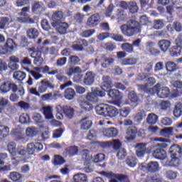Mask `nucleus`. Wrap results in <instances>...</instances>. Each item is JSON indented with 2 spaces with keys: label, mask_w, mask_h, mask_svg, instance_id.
Segmentation results:
<instances>
[{
  "label": "nucleus",
  "mask_w": 182,
  "mask_h": 182,
  "mask_svg": "<svg viewBox=\"0 0 182 182\" xmlns=\"http://www.w3.org/2000/svg\"><path fill=\"white\" fill-rule=\"evenodd\" d=\"M95 112L103 117H116L119 114V109L116 107L107 104H100L95 107Z\"/></svg>",
  "instance_id": "obj_1"
},
{
  "label": "nucleus",
  "mask_w": 182,
  "mask_h": 182,
  "mask_svg": "<svg viewBox=\"0 0 182 182\" xmlns=\"http://www.w3.org/2000/svg\"><path fill=\"white\" fill-rule=\"evenodd\" d=\"M171 154V160L169 161V166L173 167H178L180 166V159L182 157V148L178 144H173L169 149Z\"/></svg>",
  "instance_id": "obj_2"
},
{
  "label": "nucleus",
  "mask_w": 182,
  "mask_h": 182,
  "mask_svg": "<svg viewBox=\"0 0 182 182\" xmlns=\"http://www.w3.org/2000/svg\"><path fill=\"white\" fill-rule=\"evenodd\" d=\"M140 23L136 20L131 19L127 24H123L120 26V29L123 35L125 36H133L139 32V25Z\"/></svg>",
  "instance_id": "obj_3"
},
{
  "label": "nucleus",
  "mask_w": 182,
  "mask_h": 182,
  "mask_svg": "<svg viewBox=\"0 0 182 182\" xmlns=\"http://www.w3.org/2000/svg\"><path fill=\"white\" fill-rule=\"evenodd\" d=\"M103 177L109 179V182H130L129 176L123 173H114L112 171H102L100 173Z\"/></svg>",
  "instance_id": "obj_4"
},
{
  "label": "nucleus",
  "mask_w": 182,
  "mask_h": 182,
  "mask_svg": "<svg viewBox=\"0 0 182 182\" xmlns=\"http://www.w3.org/2000/svg\"><path fill=\"white\" fill-rule=\"evenodd\" d=\"M148 154H152V156L156 160H165L167 157V152L161 146L152 145L146 148Z\"/></svg>",
  "instance_id": "obj_5"
},
{
  "label": "nucleus",
  "mask_w": 182,
  "mask_h": 182,
  "mask_svg": "<svg viewBox=\"0 0 182 182\" xmlns=\"http://www.w3.org/2000/svg\"><path fill=\"white\" fill-rule=\"evenodd\" d=\"M28 53H30L31 58L33 60L34 65L37 66H41L43 63V58H42V51L41 50L31 47L28 49Z\"/></svg>",
  "instance_id": "obj_6"
},
{
  "label": "nucleus",
  "mask_w": 182,
  "mask_h": 182,
  "mask_svg": "<svg viewBox=\"0 0 182 182\" xmlns=\"http://www.w3.org/2000/svg\"><path fill=\"white\" fill-rule=\"evenodd\" d=\"M160 166L157 161H150L148 164H139V168L141 171H146V173H157L159 170Z\"/></svg>",
  "instance_id": "obj_7"
},
{
  "label": "nucleus",
  "mask_w": 182,
  "mask_h": 182,
  "mask_svg": "<svg viewBox=\"0 0 182 182\" xmlns=\"http://www.w3.org/2000/svg\"><path fill=\"white\" fill-rule=\"evenodd\" d=\"M151 90L153 91V93H156L158 97L160 99H166L168 96H170V88L168 87H162L160 88V84H156Z\"/></svg>",
  "instance_id": "obj_8"
},
{
  "label": "nucleus",
  "mask_w": 182,
  "mask_h": 182,
  "mask_svg": "<svg viewBox=\"0 0 182 182\" xmlns=\"http://www.w3.org/2000/svg\"><path fill=\"white\" fill-rule=\"evenodd\" d=\"M31 9L30 6H25L21 9L20 15L21 17L18 18V21L23 23H35V19L31 18L28 12Z\"/></svg>",
  "instance_id": "obj_9"
},
{
  "label": "nucleus",
  "mask_w": 182,
  "mask_h": 182,
  "mask_svg": "<svg viewBox=\"0 0 182 182\" xmlns=\"http://www.w3.org/2000/svg\"><path fill=\"white\" fill-rule=\"evenodd\" d=\"M11 90L14 93H16V92H18V85L9 81L5 82L0 85L1 93H8V92H11Z\"/></svg>",
  "instance_id": "obj_10"
},
{
  "label": "nucleus",
  "mask_w": 182,
  "mask_h": 182,
  "mask_svg": "<svg viewBox=\"0 0 182 182\" xmlns=\"http://www.w3.org/2000/svg\"><path fill=\"white\" fill-rule=\"evenodd\" d=\"M56 109L58 113H60V111L59 110H63V112L67 119H73V117L75 116V109L69 105H64L63 107L60 105H58Z\"/></svg>",
  "instance_id": "obj_11"
},
{
  "label": "nucleus",
  "mask_w": 182,
  "mask_h": 182,
  "mask_svg": "<svg viewBox=\"0 0 182 182\" xmlns=\"http://www.w3.org/2000/svg\"><path fill=\"white\" fill-rule=\"evenodd\" d=\"M53 28H55L56 31L60 33V35H66L68 33V29H69V24L66 22H53L51 23Z\"/></svg>",
  "instance_id": "obj_12"
},
{
  "label": "nucleus",
  "mask_w": 182,
  "mask_h": 182,
  "mask_svg": "<svg viewBox=\"0 0 182 182\" xmlns=\"http://www.w3.org/2000/svg\"><path fill=\"white\" fill-rule=\"evenodd\" d=\"M137 137V127H129L125 132V140L127 141H134Z\"/></svg>",
  "instance_id": "obj_13"
},
{
  "label": "nucleus",
  "mask_w": 182,
  "mask_h": 182,
  "mask_svg": "<svg viewBox=\"0 0 182 182\" xmlns=\"http://www.w3.org/2000/svg\"><path fill=\"white\" fill-rule=\"evenodd\" d=\"M78 153L79 147L73 145L66 147L63 152V156L64 157H75V156H77Z\"/></svg>",
  "instance_id": "obj_14"
},
{
  "label": "nucleus",
  "mask_w": 182,
  "mask_h": 182,
  "mask_svg": "<svg viewBox=\"0 0 182 182\" xmlns=\"http://www.w3.org/2000/svg\"><path fill=\"white\" fill-rule=\"evenodd\" d=\"M95 77L96 74L92 71H87L84 75L82 85L84 86H92L95 83Z\"/></svg>",
  "instance_id": "obj_15"
},
{
  "label": "nucleus",
  "mask_w": 182,
  "mask_h": 182,
  "mask_svg": "<svg viewBox=\"0 0 182 182\" xmlns=\"http://www.w3.org/2000/svg\"><path fill=\"white\" fill-rule=\"evenodd\" d=\"M100 23V15L99 14H92L88 18L86 25L88 28H95Z\"/></svg>",
  "instance_id": "obj_16"
},
{
  "label": "nucleus",
  "mask_w": 182,
  "mask_h": 182,
  "mask_svg": "<svg viewBox=\"0 0 182 182\" xmlns=\"http://www.w3.org/2000/svg\"><path fill=\"white\" fill-rule=\"evenodd\" d=\"M31 12L35 15H41L43 12H45V7H43V3L42 1H33L31 5Z\"/></svg>",
  "instance_id": "obj_17"
},
{
  "label": "nucleus",
  "mask_w": 182,
  "mask_h": 182,
  "mask_svg": "<svg viewBox=\"0 0 182 182\" xmlns=\"http://www.w3.org/2000/svg\"><path fill=\"white\" fill-rule=\"evenodd\" d=\"M114 85H113V81L112 80V77L109 75H104L102 77V88L105 92H107V90H110L112 87H113Z\"/></svg>",
  "instance_id": "obj_18"
},
{
  "label": "nucleus",
  "mask_w": 182,
  "mask_h": 182,
  "mask_svg": "<svg viewBox=\"0 0 182 182\" xmlns=\"http://www.w3.org/2000/svg\"><path fill=\"white\" fill-rule=\"evenodd\" d=\"M103 134L105 137H108V139H113L119 136V129L115 127L107 128L104 129Z\"/></svg>",
  "instance_id": "obj_19"
},
{
  "label": "nucleus",
  "mask_w": 182,
  "mask_h": 182,
  "mask_svg": "<svg viewBox=\"0 0 182 182\" xmlns=\"http://www.w3.org/2000/svg\"><path fill=\"white\" fill-rule=\"evenodd\" d=\"M41 84V85L38 87L39 93H45V92L48 90V87L50 89H53L55 87V85L50 82V81L46 80H42Z\"/></svg>",
  "instance_id": "obj_20"
},
{
  "label": "nucleus",
  "mask_w": 182,
  "mask_h": 182,
  "mask_svg": "<svg viewBox=\"0 0 182 182\" xmlns=\"http://www.w3.org/2000/svg\"><path fill=\"white\" fill-rule=\"evenodd\" d=\"M146 146H147V144L146 143H139L135 145L136 149H137L136 151V155L137 157H144V154L147 153Z\"/></svg>",
  "instance_id": "obj_21"
},
{
  "label": "nucleus",
  "mask_w": 182,
  "mask_h": 182,
  "mask_svg": "<svg viewBox=\"0 0 182 182\" xmlns=\"http://www.w3.org/2000/svg\"><path fill=\"white\" fill-rule=\"evenodd\" d=\"M79 123L81 130H89V129H91L92 126H93V122L92 120L89 119L87 117L81 119Z\"/></svg>",
  "instance_id": "obj_22"
},
{
  "label": "nucleus",
  "mask_w": 182,
  "mask_h": 182,
  "mask_svg": "<svg viewBox=\"0 0 182 182\" xmlns=\"http://www.w3.org/2000/svg\"><path fill=\"white\" fill-rule=\"evenodd\" d=\"M8 178L13 182H23L22 178H23V175L17 171L10 172L8 175Z\"/></svg>",
  "instance_id": "obj_23"
},
{
  "label": "nucleus",
  "mask_w": 182,
  "mask_h": 182,
  "mask_svg": "<svg viewBox=\"0 0 182 182\" xmlns=\"http://www.w3.org/2000/svg\"><path fill=\"white\" fill-rule=\"evenodd\" d=\"M158 46L162 52H167L171 46V41L166 39L161 40L158 42Z\"/></svg>",
  "instance_id": "obj_24"
},
{
  "label": "nucleus",
  "mask_w": 182,
  "mask_h": 182,
  "mask_svg": "<svg viewBox=\"0 0 182 182\" xmlns=\"http://www.w3.org/2000/svg\"><path fill=\"white\" fill-rule=\"evenodd\" d=\"M108 96L113 100H120L123 97L122 96V92H120L119 90L112 88L109 90Z\"/></svg>",
  "instance_id": "obj_25"
},
{
  "label": "nucleus",
  "mask_w": 182,
  "mask_h": 182,
  "mask_svg": "<svg viewBox=\"0 0 182 182\" xmlns=\"http://www.w3.org/2000/svg\"><path fill=\"white\" fill-rule=\"evenodd\" d=\"M114 58H116V55H112L111 57L103 55L102 59L104 63L101 64L102 68L107 69L108 66L113 65L114 63Z\"/></svg>",
  "instance_id": "obj_26"
},
{
  "label": "nucleus",
  "mask_w": 182,
  "mask_h": 182,
  "mask_svg": "<svg viewBox=\"0 0 182 182\" xmlns=\"http://www.w3.org/2000/svg\"><path fill=\"white\" fill-rule=\"evenodd\" d=\"M182 53V47L181 46L176 45L173 46L169 49V53L173 58H177L181 55Z\"/></svg>",
  "instance_id": "obj_27"
},
{
  "label": "nucleus",
  "mask_w": 182,
  "mask_h": 182,
  "mask_svg": "<svg viewBox=\"0 0 182 182\" xmlns=\"http://www.w3.org/2000/svg\"><path fill=\"white\" fill-rule=\"evenodd\" d=\"M63 96L67 100H73L76 96V92L72 87H68L64 91Z\"/></svg>",
  "instance_id": "obj_28"
},
{
  "label": "nucleus",
  "mask_w": 182,
  "mask_h": 182,
  "mask_svg": "<svg viewBox=\"0 0 182 182\" xmlns=\"http://www.w3.org/2000/svg\"><path fill=\"white\" fill-rule=\"evenodd\" d=\"M52 19L53 21H54V22H58V23H59L60 22H62V21L65 19V14H63V11H55L52 15Z\"/></svg>",
  "instance_id": "obj_29"
},
{
  "label": "nucleus",
  "mask_w": 182,
  "mask_h": 182,
  "mask_svg": "<svg viewBox=\"0 0 182 182\" xmlns=\"http://www.w3.org/2000/svg\"><path fill=\"white\" fill-rule=\"evenodd\" d=\"M80 107L82 110H85V112H90L93 110V105L90 104L89 101L86 100H80L79 102Z\"/></svg>",
  "instance_id": "obj_30"
},
{
  "label": "nucleus",
  "mask_w": 182,
  "mask_h": 182,
  "mask_svg": "<svg viewBox=\"0 0 182 182\" xmlns=\"http://www.w3.org/2000/svg\"><path fill=\"white\" fill-rule=\"evenodd\" d=\"M173 116L175 117H181L182 115V102H178L175 105L174 109H173Z\"/></svg>",
  "instance_id": "obj_31"
},
{
  "label": "nucleus",
  "mask_w": 182,
  "mask_h": 182,
  "mask_svg": "<svg viewBox=\"0 0 182 182\" xmlns=\"http://www.w3.org/2000/svg\"><path fill=\"white\" fill-rule=\"evenodd\" d=\"M87 102H91V103H97L99 102V98L97 97L93 88H92V92H88L85 97Z\"/></svg>",
  "instance_id": "obj_32"
},
{
  "label": "nucleus",
  "mask_w": 182,
  "mask_h": 182,
  "mask_svg": "<svg viewBox=\"0 0 182 182\" xmlns=\"http://www.w3.org/2000/svg\"><path fill=\"white\" fill-rule=\"evenodd\" d=\"M28 39H36L39 36V31L35 28H29L26 32Z\"/></svg>",
  "instance_id": "obj_33"
},
{
  "label": "nucleus",
  "mask_w": 182,
  "mask_h": 182,
  "mask_svg": "<svg viewBox=\"0 0 182 182\" xmlns=\"http://www.w3.org/2000/svg\"><path fill=\"white\" fill-rule=\"evenodd\" d=\"M159 120V116L154 113H150L146 117V123L153 126L157 123Z\"/></svg>",
  "instance_id": "obj_34"
},
{
  "label": "nucleus",
  "mask_w": 182,
  "mask_h": 182,
  "mask_svg": "<svg viewBox=\"0 0 182 182\" xmlns=\"http://www.w3.org/2000/svg\"><path fill=\"white\" fill-rule=\"evenodd\" d=\"M43 114L47 120L53 119V113L52 112V107H45L43 108Z\"/></svg>",
  "instance_id": "obj_35"
},
{
  "label": "nucleus",
  "mask_w": 182,
  "mask_h": 182,
  "mask_svg": "<svg viewBox=\"0 0 182 182\" xmlns=\"http://www.w3.org/2000/svg\"><path fill=\"white\" fill-rule=\"evenodd\" d=\"M66 163V160L60 155H54V159L53 161V164L54 166H62V164H65Z\"/></svg>",
  "instance_id": "obj_36"
},
{
  "label": "nucleus",
  "mask_w": 182,
  "mask_h": 182,
  "mask_svg": "<svg viewBox=\"0 0 182 182\" xmlns=\"http://www.w3.org/2000/svg\"><path fill=\"white\" fill-rule=\"evenodd\" d=\"M121 49H122L124 52H127V53H133L134 52L133 45H132L130 43H122L121 45Z\"/></svg>",
  "instance_id": "obj_37"
},
{
  "label": "nucleus",
  "mask_w": 182,
  "mask_h": 182,
  "mask_svg": "<svg viewBox=\"0 0 182 182\" xmlns=\"http://www.w3.org/2000/svg\"><path fill=\"white\" fill-rule=\"evenodd\" d=\"M128 99L132 102V103H139L140 102V98L134 91H130L128 94Z\"/></svg>",
  "instance_id": "obj_38"
},
{
  "label": "nucleus",
  "mask_w": 182,
  "mask_h": 182,
  "mask_svg": "<svg viewBox=\"0 0 182 182\" xmlns=\"http://www.w3.org/2000/svg\"><path fill=\"white\" fill-rule=\"evenodd\" d=\"M136 63H137V60L134 58H124L121 62V65H122V66L136 65Z\"/></svg>",
  "instance_id": "obj_39"
},
{
  "label": "nucleus",
  "mask_w": 182,
  "mask_h": 182,
  "mask_svg": "<svg viewBox=\"0 0 182 182\" xmlns=\"http://www.w3.org/2000/svg\"><path fill=\"white\" fill-rule=\"evenodd\" d=\"M26 134L27 137H35L38 134V129L34 127H28L26 129Z\"/></svg>",
  "instance_id": "obj_40"
},
{
  "label": "nucleus",
  "mask_w": 182,
  "mask_h": 182,
  "mask_svg": "<svg viewBox=\"0 0 182 182\" xmlns=\"http://www.w3.org/2000/svg\"><path fill=\"white\" fill-rule=\"evenodd\" d=\"M14 78L16 79V80H18L19 82H22L25 77H26V73L22 71H16L14 73Z\"/></svg>",
  "instance_id": "obj_41"
},
{
  "label": "nucleus",
  "mask_w": 182,
  "mask_h": 182,
  "mask_svg": "<svg viewBox=\"0 0 182 182\" xmlns=\"http://www.w3.org/2000/svg\"><path fill=\"white\" fill-rule=\"evenodd\" d=\"M4 46L11 51L13 52L14 49L16 48V43L12 38H8Z\"/></svg>",
  "instance_id": "obj_42"
},
{
  "label": "nucleus",
  "mask_w": 182,
  "mask_h": 182,
  "mask_svg": "<svg viewBox=\"0 0 182 182\" xmlns=\"http://www.w3.org/2000/svg\"><path fill=\"white\" fill-rule=\"evenodd\" d=\"M145 117H146V111L141 110L135 115L134 120L136 123H141L143 119H144Z\"/></svg>",
  "instance_id": "obj_43"
},
{
  "label": "nucleus",
  "mask_w": 182,
  "mask_h": 182,
  "mask_svg": "<svg viewBox=\"0 0 182 182\" xmlns=\"http://www.w3.org/2000/svg\"><path fill=\"white\" fill-rule=\"evenodd\" d=\"M68 63H70V66H76L80 63V58L77 55H70Z\"/></svg>",
  "instance_id": "obj_44"
},
{
  "label": "nucleus",
  "mask_w": 182,
  "mask_h": 182,
  "mask_svg": "<svg viewBox=\"0 0 182 182\" xmlns=\"http://www.w3.org/2000/svg\"><path fill=\"white\" fill-rule=\"evenodd\" d=\"M19 122L21 124H28L31 122V118L29 117V114L26 113H23L19 117Z\"/></svg>",
  "instance_id": "obj_45"
},
{
  "label": "nucleus",
  "mask_w": 182,
  "mask_h": 182,
  "mask_svg": "<svg viewBox=\"0 0 182 182\" xmlns=\"http://www.w3.org/2000/svg\"><path fill=\"white\" fill-rule=\"evenodd\" d=\"M126 164L129 167H136V164H137V159L134 156H129L126 159Z\"/></svg>",
  "instance_id": "obj_46"
},
{
  "label": "nucleus",
  "mask_w": 182,
  "mask_h": 182,
  "mask_svg": "<svg viewBox=\"0 0 182 182\" xmlns=\"http://www.w3.org/2000/svg\"><path fill=\"white\" fill-rule=\"evenodd\" d=\"M9 135V127H0V140L5 139V137Z\"/></svg>",
  "instance_id": "obj_47"
},
{
  "label": "nucleus",
  "mask_w": 182,
  "mask_h": 182,
  "mask_svg": "<svg viewBox=\"0 0 182 182\" xmlns=\"http://www.w3.org/2000/svg\"><path fill=\"white\" fill-rule=\"evenodd\" d=\"M7 150L11 156H16V144L14 142L9 143L7 146Z\"/></svg>",
  "instance_id": "obj_48"
},
{
  "label": "nucleus",
  "mask_w": 182,
  "mask_h": 182,
  "mask_svg": "<svg viewBox=\"0 0 182 182\" xmlns=\"http://www.w3.org/2000/svg\"><path fill=\"white\" fill-rule=\"evenodd\" d=\"M128 9L131 14H137V12H139V6H137V3H136V1H130Z\"/></svg>",
  "instance_id": "obj_49"
},
{
  "label": "nucleus",
  "mask_w": 182,
  "mask_h": 182,
  "mask_svg": "<svg viewBox=\"0 0 182 182\" xmlns=\"http://www.w3.org/2000/svg\"><path fill=\"white\" fill-rule=\"evenodd\" d=\"M33 120L35 122L36 124H42L45 121L43 120V117L39 113L35 112L33 114Z\"/></svg>",
  "instance_id": "obj_50"
},
{
  "label": "nucleus",
  "mask_w": 182,
  "mask_h": 182,
  "mask_svg": "<svg viewBox=\"0 0 182 182\" xmlns=\"http://www.w3.org/2000/svg\"><path fill=\"white\" fill-rule=\"evenodd\" d=\"M164 26V21L161 19L154 20L153 23L154 29H156L157 31L160 29H163Z\"/></svg>",
  "instance_id": "obj_51"
},
{
  "label": "nucleus",
  "mask_w": 182,
  "mask_h": 182,
  "mask_svg": "<svg viewBox=\"0 0 182 182\" xmlns=\"http://www.w3.org/2000/svg\"><path fill=\"white\" fill-rule=\"evenodd\" d=\"M41 25L42 29H43V31H46L47 32H49V31L52 29L50 24H49V21L46 18L41 20Z\"/></svg>",
  "instance_id": "obj_52"
},
{
  "label": "nucleus",
  "mask_w": 182,
  "mask_h": 182,
  "mask_svg": "<svg viewBox=\"0 0 182 182\" xmlns=\"http://www.w3.org/2000/svg\"><path fill=\"white\" fill-rule=\"evenodd\" d=\"M81 72H82V68H80V67H79V66H77L75 68L71 67L68 69L67 75L68 76H72V75H73L74 73L80 74Z\"/></svg>",
  "instance_id": "obj_53"
},
{
  "label": "nucleus",
  "mask_w": 182,
  "mask_h": 182,
  "mask_svg": "<svg viewBox=\"0 0 182 182\" xmlns=\"http://www.w3.org/2000/svg\"><path fill=\"white\" fill-rule=\"evenodd\" d=\"M166 70L168 72H174L177 70V65L174 62L168 61L166 64Z\"/></svg>",
  "instance_id": "obj_54"
},
{
  "label": "nucleus",
  "mask_w": 182,
  "mask_h": 182,
  "mask_svg": "<svg viewBox=\"0 0 182 182\" xmlns=\"http://www.w3.org/2000/svg\"><path fill=\"white\" fill-rule=\"evenodd\" d=\"M84 77L85 75H83V74H75L73 80L75 83H80L81 85H83Z\"/></svg>",
  "instance_id": "obj_55"
},
{
  "label": "nucleus",
  "mask_w": 182,
  "mask_h": 182,
  "mask_svg": "<svg viewBox=\"0 0 182 182\" xmlns=\"http://www.w3.org/2000/svg\"><path fill=\"white\" fill-rule=\"evenodd\" d=\"M126 156H127V151L124 149H119L117 157L118 160H124L126 159Z\"/></svg>",
  "instance_id": "obj_56"
},
{
  "label": "nucleus",
  "mask_w": 182,
  "mask_h": 182,
  "mask_svg": "<svg viewBox=\"0 0 182 182\" xmlns=\"http://www.w3.org/2000/svg\"><path fill=\"white\" fill-rule=\"evenodd\" d=\"M49 70H50V68H49V66H48V65H45V66L42 67V73H44V74L48 73V75H56V73H58V72H59L58 70H53L50 72H49Z\"/></svg>",
  "instance_id": "obj_57"
},
{
  "label": "nucleus",
  "mask_w": 182,
  "mask_h": 182,
  "mask_svg": "<svg viewBox=\"0 0 182 182\" xmlns=\"http://www.w3.org/2000/svg\"><path fill=\"white\" fill-rule=\"evenodd\" d=\"M110 38L116 42H126V40H124L121 34L110 33Z\"/></svg>",
  "instance_id": "obj_58"
},
{
  "label": "nucleus",
  "mask_w": 182,
  "mask_h": 182,
  "mask_svg": "<svg viewBox=\"0 0 182 182\" xmlns=\"http://www.w3.org/2000/svg\"><path fill=\"white\" fill-rule=\"evenodd\" d=\"M174 130V127H165L161 130V134H166L167 136H173V132Z\"/></svg>",
  "instance_id": "obj_59"
},
{
  "label": "nucleus",
  "mask_w": 182,
  "mask_h": 182,
  "mask_svg": "<svg viewBox=\"0 0 182 182\" xmlns=\"http://www.w3.org/2000/svg\"><path fill=\"white\" fill-rule=\"evenodd\" d=\"M119 113L122 117H127L130 114V108L129 107L122 108L119 109Z\"/></svg>",
  "instance_id": "obj_60"
},
{
  "label": "nucleus",
  "mask_w": 182,
  "mask_h": 182,
  "mask_svg": "<svg viewBox=\"0 0 182 182\" xmlns=\"http://www.w3.org/2000/svg\"><path fill=\"white\" fill-rule=\"evenodd\" d=\"M117 16L118 22H122V21H126L127 19V14H126V12L123 10L119 11Z\"/></svg>",
  "instance_id": "obj_61"
},
{
  "label": "nucleus",
  "mask_w": 182,
  "mask_h": 182,
  "mask_svg": "<svg viewBox=\"0 0 182 182\" xmlns=\"http://www.w3.org/2000/svg\"><path fill=\"white\" fill-rule=\"evenodd\" d=\"M7 23H9L8 17H0V29H5Z\"/></svg>",
  "instance_id": "obj_62"
},
{
  "label": "nucleus",
  "mask_w": 182,
  "mask_h": 182,
  "mask_svg": "<svg viewBox=\"0 0 182 182\" xmlns=\"http://www.w3.org/2000/svg\"><path fill=\"white\" fill-rule=\"evenodd\" d=\"M96 137H97V132L95 129L90 130L87 136L88 140H96Z\"/></svg>",
  "instance_id": "obj_63"
},
{
  "label": "nucleus",
  "mask_w": 182,
  "mask_h": 182,
  "mask_svg": "<svg viewBox=\"0 0 182 182\" xmlns=\"http://www.w3.org/2000/svg\"><path fill=\"white\" fill-rule=\"evenodd\" d=\"M27 153L29 156H33V154L36 153L35 146H33V144H32V142L27 144Z\"/></svg>",
  "instance_id": "obj_64"
}]
</instances>
